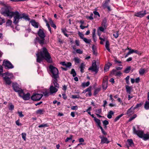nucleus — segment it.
I'll list each match as a JSON object with an SVG mask.
<instances>
[{"mask_svg":"<svg viewBox=\"0 0 149 149\" xmlns=\"http://www.w3.org/2000/svg\"><path fill=\"white\" fill-rule=\"evenodd\" d=\"M83 40L87 44H90L91 42V39H88L85 38Z\"/></svg>","mask_w":149,"mask_h":149,"instance_id":"obj_37","label":"nucleus"},{"mask_svg":"<svg viewBox=\"0 0 149 149\" xmlns=\"http://www.w3.org/2000/svg\"><path fill=\"white\" fill-rule=\"evenodd\" d=\"M145 70L144 69L141 68L139 70V73L141 75L145 73Z\"/></svg>","mask_w":149,"mask_h":149,"instance_id":"obj_41","label":"nucleus"},{"mask_svg":"<svg viewBox=\"0 0 149 149\" xmlns=\"http://www.w3.org/2000/svg\"><path fill=\"white\" fill-rule=\"evenodd\" d=\"M113 35L116 38H117L118 36V31H116V33H115L113 34Z\"/></svg>","mask_w":149,"mask_h":149,"instance_id":"obj_60","label":"nucleus"},{"mask_svg":"<svg viewBox=\"0 0 149 149\" xmlns=\"http://www.w3.org/2000/svg\"><path fill=\"white\" fill-rule=\"evenodd\" d=\"M75 64H79L80 61V60L77 57H75L74 59Z\"/></svg>","mask_w":149,"mask_h":149,"instance_id":"obj_31","label":"nucleus"},{"mask_svg":"<svg viewBox=\"0 0 149 149\" xmlns=\"http://www.w3.org/2000/svg\"><path fill=\"white\" fill-rule=\"evenodd\" d=\"M19 96L22 97L25 100H29L30 97V95L29 93H27L26 94H24L23 91L19 93Z\"/></svg>","mask_w":149,"mask_h":149,"instance_id":"obj_6","label":"nucleus"},{"mask_svg":"<svg viewBox=\"0 0 149 149\" xmlns=\"http://www.w3.org/2000/svg\"><path fill=\"white\" fill-rule=\"evenodd\" d=\"M72 64L70 62H68L66 63V67H69L71 66Z\"/></svg>","mask_w":149,"mask_h":149,"instance_id":"obj_63","label":"nucleus"},{"mask_svg":"<svg viewBox=\"0 0 149 149\" xmlns=\"http://www.w3.org/2000/svg\"><path fill=\"white\" fill-rule=\"evenodd\" d=\"M93 13L96 17H97V16H98L99 17H100V15L98 12H97V11H93Z\"/></svg>","mask_w":149,"mask_h":149,"instance_id":"obj_52","label":"nucleus"},{"mask_svg":"<svg viewBox=\"0 0 149 149\" xmlns=\"http://www.w3.org/2000/svg\"><path fill=\"white\" fill-rule=\"evenodd\" d=\"M127 141L130 146H134V143L132 139H127Z\"/></svg>","mask_w":149,"mask_h":149,"instance_id":"obj_28","label":"nucleus"},{"mask_svg":"<svg viewBox=\"0 0 149 149\" xmlns=\"http://www.w3.org/2000/svg\"><path fill=\"white\" fill-rule=\"evenodd\" d=\"M89 70H92L97 73L98 71V69L97 68V65L95 62L93 63L92 64V66L88 69Z\"/></svg>","mask_w":149,"mask_h":149,"instance_id":"obj_10","label":"nucleus"},{"mask_svg":"<svg viewBox=\"0 0 149 149\" xmlns=\"http://www.w3.org/2000/svg\"><path fill=\"white\" fill-rule=\"evenodd\" d=\"M93 53L94 54L96 55L97 53L96 51V48L94 45H93L92 47Z\"/></svg>","mask_w":149,"mask_h":149,"instance_id":"obj_35","label":"nucleus"},{"mask_svg":"<svg viewBox=\"0 0 149 149\" xmlns=\"http://www.w3.org/2000/svg\"><path fill=\"white\" fill-rule=\"evenodd\" d=\"M6 75L7 76H10V78H12V77H13V74L12 73H8V72H6L5 73L3 74H2L3 77H5V75Z\"/></svg>","mask_w":149,"mask_h":149,"instance_id":"obj_33","label":"nucleus"},{"mask_svg":"<svg viewBox=\"0 0 149 149\" xmlns=\"http://www.w3.org/2000/svg\"><path fill=\"white\" fill-rule=\"evenodd\" d=\"M79 96L78 95H73L72 97L73 99L79 98Z\"/></svg>","mask_w":149,"mask_h":149,"instance_id":"obj_54","label":"nucleus"},{"mask_svg":"<svg viewBox=\"0 0 149 149\" xmlns=\"http://www.w3.org/2000/svg\"><path fill=\"white\" fill-rule=\"evenodd\" d=\"M30 22L31 24L35 28H38V23L36 22L34 20H31Z\"/></svg>","mask_w":149,"mask_h":149,"instance_id":"obj_19","label":"nucleus"},{"mask_svg":"<svg viewBox=\"0 0 149 149\" xmlns=\"http://www.w3.org/2000/svg\"><path fill=\"white\" fill-rule=\"evenodd\" d=\"M10 6L6 5L4 8H1V12L4 16L9 17L10 18L14 16L13 23L16 24L18 23L19 19H21L20 15L17 11L15 12L10 11Z\"/></svg>","mask_w":149,"mask_h":149,"instance_id":"obj_1","label":"nucleus"},{"mask_svg":"<svg viewBox=\"0 0 149 149\" xmlns=\"http://www.w3.org/2000/svg\"><path fill=\"white\" fill-rule=\"evenodd\" d=\"M43 96L42 94L38 93L34 94L31 97V99L33 101H38L40 100Z\"/></svg>","mask_w":149,"mask_h":149,"instance_id":"obj_5","label":"nucleus"},{"mask_svg":"<svg viewBox=\"0 0 149 149\" xmlns=\"http://www.w3.org/2000/svg\"><path fill=\"white\" fill-rule=\"evenodd\" d=\"M76 52L77 53L79 54H82L83 53V52L80 49H77L76 50Z\"/></svg>","mask_w":149,"mask_h":149,"instance_id":"obj_61","label":"nucleus"},{"mask_svg":"<svg viewBox=\"0 0 149 149\" xmlns=\"http://www.w3.org/2000/svg\"><path fill=\"white\" fill-rule=\"evenodd\" d=\"M22 111H18V113L19 114V116L20 117H23L24 116V115L22 114Z\"/></svg>","mask_w":149,"mask_h":149,"instance_id":"obj_55","label":"nucleus"},{"mask_svg":"<svg viewBox=\"0 0 149 149\" xmlns=\"http://www.w3.org/2000/svg\"><path fill=\"white\" fill-rule=\"evenodd\" d=\"M48 125L47 124H42L38 126V127L39 128L43 127H47Z\"/></svg>","mask_w":149,"mask_h":149,"instance_id":"obj_50","label":"nucleus"},{"mask_svg":"<svg viewBox=\"0 0 149 149\" xmlns=\"http://www.w3.org/2000/svg\"><path fill=\"white\" fill-rule=\"evenodd\" d=\"M114 112L112 111H110L108 113L107 117L108 118L110 119L112 118V115L113 114Z\"/></svg>","mask_w":149,"mask_h":149,"instance_id":"obj_32","label":"nucleus"},{"mask_svg":"<svg viewBox=\"0 0 149 149\" xmlns=\"http://www.w3.org/2000/svg\"><path fill=\"white\" fill-rule=\"evenodd\" d=\"M146 10H145L136 13H135L134 16L140 17H143L146 14Z\"/></svg>","mask_w":149,"mask_h":149,"instance_id":"obj_9","label":"nucleus"},{"mask_svg":"<svg viewBox=\"0 0 149 149\" xmlns=\"http://www.w3.org/2000/svg\"><path fill=\"white\" fill-rule=\"evenodd\" d=\"M53 83L54 86L55 87H56L57 88H59V85L57 83L58 82V78H53Z\"/></svg>","mask_w":149,"mask_h":149,"instance_id":"obj_20","label":"nucleus"},{"mask_svg":"<svg viewBox=\"0 0 149 149\" xmlns=\"http://www.w3.org/2000/svg\"><path fill=\"white\" fill-rule=\"evenodd\" d=\"M131 69V67L130 66H129L126 68L124 72L126 73H128L130 72Z\"/></svg>","mask_w":149,"mask_h":149,"instance_id":"obj_34","label":"nucleus"},{"mask_svg":"<svg viewBox=\"0 0 149 149\" xmlns=\"http://www.w3.org/2000/svg\"><path fill=\"white\" fill-rule=\"evenodd\" d=\"M72 136L70 135V137H67L66 139L65 140V142H67L68 141L70 140H71L72 139Z\"/></svg>","mask_w":149,"mask_h":149,"instance_id":"obj_58","label":"nucleus"},{"mask_svg":"<svg viewBox=\"0 0 149 149\" xmlns=\"http://www.w3.org/2000/svg\"><path fill=\"white\" fill-rule=\"evenodd\" d=\"M12 23V21L10 20H8L6 22V24L7 26H10Z\"/></svg>","mask_w":149,"mask_h":149,"instance_id":"obj_47","label":"nucleus"},{"mask_svg":"<svg viewBox=\"0 0 149 149\" xmlns=\"http://www.w3.org/2000/svg\"><path fill=\"white\" fill-rule=\"evenodd\" d=\"M75 44H76V45L77 46H79V45H80V42H79V40H76L75 41Z\"/></svg>","mask_w":149,"mask_h":149,"instance_id":"obj_62","label":"nucleus"},{"mask_svg":"<svg viewBox=\"0 0 149 149\" xmlns=\"http://www.w3.org/2000/svg\"><path fill=\"white\" fill-rule=\"evenodd\" d=\"M143 140L146 141L149 139V134H143V137L141 138Z\"/></svg>","mask_w":149,"mask_h":149,"instance_id":"obj_26","label":"nucleus"},{"mask_svg":"<svg viewBox=\"0 0 149 149\" xmlns=\"http://www.w3.org/2000/svg\"><path fill=\"white\" fill-rule=\"evenodd\" d=\"M123 115V114H120L116 117L114 120V122H116Z\"/></svg>","mask_w":149,"mask_h":149,"instance_id":"obj_43","label":"nucleus"},{"mask_svg":"<svg viewBox=\"0 0 149 149\" xmlns=\"http://www.w3.org/2000/svg\"><path fill=\"white\" fill-rule=\"evenodd\" d=\"M135 109H134V108L132 106V107L127 111V114L129 116L133 114L134 113Z\"/></svg>","mask_w":149,"mask_h":149,"instance_id":"obj_17","label":"nucleus"},{"mask_svg":"<svg viewBox=\"0 0 149 149\" xmlns=\"http://www.w3.org/2000/svg\"><path fill=\"white\" fill-rule=\"evenodd\" d=\"M112 65V64L110 63H108L106 64L104 67V70L105 71L107 72L109 70L110 66Z\"/></svg>","mask_w":149,"mask_h":149,"instance_id":"obj_22","label":"nucleus"},{"mask_svg":"<svg viewBox=\"0 0 149 149\" xmlns=\"http://www.w3.org/2000/svg\"><path fill=\"white\" fill-rule=\"evenodd\" d=\"M21 18V19L22 18L26 20L29 21L30 20V19L29 18L28 15H26L25 14L23 13L22 15H20Z\"/></svg>","mask_w":149,"mask_h":149,"instance_id":"obj_25","label":"nucleus"},{"mask_svg":"<svg viewBox=\"0 0 149 149\" xmlns=\"http://www.w3.org/2000/svg\"><path fill=\"white\" fill-rule=\"evenodd\" d=\"M94 120L95 121L96 123L98 125H100L101 123L100 120L99 119H98L96 118H94Z\"/></svg>","mask_w":149,"mask_h":149,"instance_id":"obj_39","label":"nucleus"},{"mask_svg":"<svg viewBox=\"0 0 149 149\" xmlns=\"http://www.w3.org/2000/svg\"><path fill=\"white\" fill-rule=\"evenodd\" d=\"M129 79L130 76H127L125 78L126 82L127 84H130L129 81Z\"/></svg>","mask_w":149,"mask_h":149,"instance_id":"obj_45","label":"nucleus"},{"mask_svg":"<svg viewBox=\"0 0 149 149\" xmlns=\"http://www.w3.org/2000/svg\"><path fill=\"white\" fill-rule=\"evenodd\" d=\"M41 40H40L39 37H36L34 40V42L35 44L37 42H38L41 45H43L44 42V39L41 38Z\"/></svg>","mask_w":149,"mask_h":149,"instance_id":"obj_14","label":"nucleus"},{"mask_svg":"<svg viewBox=\"0 0 149 149\" xmlns=\"http://www.w3.org/2000/svg\"><path fill=\"white\" fill-rule=\"evenodd\" d=\"M22 138L24 141H26V134L25 133H23L21 134Z\"/></svg>","mask_w":149,"mask_h":149,"instance_id":"obj_49","label":"nucleus"},{"mask_svg":"<svg viewBox=\"0 0 149 149\" xmlns=\"http://www.w3.org/2000/svg\"><path fill=\"white\" fill-rule=\"evenodd\" d=\"M78 35L82 39H83L84 38V35L81 33L79 32L78 33Z\"/></svg>","mask_w":149,"mask_h":149,"instance_id":"obj_51","label":"nucleus"},{"mask_svg":"<svg viewBox=\"0 0 149 149\" xmlns=\"http://www.w3.org/2000/svg\"><path fill=\"white\" fill-rule=\"evenodd\" d=\"M93 14L91 13V14L90 16L87 17V18H88L89 19H90V20H93Z\"/></svg>","mask_w":149,"mask_h":149,"instance_id":"obj_56","label":"nucleus"},{"mask_svg":"<svg viewBox=\"0 0 149 149\" xmlns=\"http://www.w3.org/2000/svg\"><path fill=\"white\" fill-rule=\"evenodd\" d=\"M45 111L43 109H40L36 111V113L38 114H42L45 112Z\"/></svg>","mask_w":149,"mask_h":149,"instance_id":"obj_29","label":"nucleus"},{"mask_svg":"<svg viewBox=\"0 0 149 149\" xmlns=\"http://www.w3.org/2000/svg\"><path fill=\"white\" fill-rule=\"evenodd\" d=\"M49 69L52 74V76L53 78H58L59 77L58 71L56 68L52 65H50L49 66Z\"/></svg>","mask_w":149,"mask_h":149,"instance_id":"obj_3","label":"nucleus"},{"mask_svg":"<svg viewBox=\"0 0 149 149\" xmlns=\"http://www.w3.org/2000/svg\"><path fill=\"white\" fill-rule=\"evenodd\" d=\"M38 34L41 38H44L45 35L44 31L41 29H40L38 32Z\"/></svg>","mask_w":149,"mask_h":149,"instance_id":"obj_12","label":"nucleus"},{"mask_svg":"<svg viewBox=\"0 0 149 149\" xmlns=\"http://www.w3.org/2000/svg\"><path fill=\"white\" fill-rule=\"evenodd\" d=\"M102 85L103 89L104 91L105 90L107 87V81H105L103 80Z\"/></svg>","mask_w":149,"mask_h":149,"instance_id":"obj_24","label":"nucleus"},{"mask_svg":"<svg viewBox=\"0 0 149 149\" xmlns=\"http://www.w3.org/2000/svg\"><path fill=\"white\" fill-rule=\"evenodd\" d=\"M3 65L4 66L6 69H12L14 67L13 65L9 61L6 60L3 61Z\"/></svg>","mask_w":149,"mask_h":149,"instance_id":"obj_4","label":"nucleus"},{"mask_svg":"<svg viewBox=\"0 0 149 149\" xmlns=\"http://www.w3.org/2000/svg\"><path fill=\"white\" fill-rule=\"evenodd\" d=\"M142 104L141 103L138 104H137L135 107H134V109H136L137 108H138L139 107H141V106Z\"/></svg>","mask_w":149,"mask_h":149,"instance_id":"obj_59","label":"nucleus"},{"mask_svg":"<svg viewBox=\"0 0 149 149\" xmlns=\"http://www.w3.org/2000/svg\"><path fill=\"white\" fill-rule=\"evenodd\" d=\"M12 87L14 90L15 92H17L19 95L23 91V90L18 86V85L17 84H12Z\"/></svg>","mask_w":149,"mask_h":149,"instance_id":"obj_8","label":"nucleus"},{"mask_svg":"<svg viewBox=\"0 0 149 149\" xmlns=\"http://www.w3.org/2000/svg\"><path fill=\"white\" fill-rule=\"evenodd\" d=\"M133 133L136 134L139 137L141 138L143 137L144 134L143 131L140 130H137L134 126L133 127Z\"/></svg>","mask_w":149,"mask_h":149,"instance_id":"obj_7","label":"nucleus"},{"mask_svg":"<svg viewBox=\"0 0 149 149\" xmlns=\"http://www.w3.org/2000/svg\"><path fill=\"white\" fill-rule=\"evenodd\" d=\"M144 108L148 110L149 109V102L146 101L145 102L144 105Z\"/></svg>","mask_w":149,"mask_h":149,"instance_id":"obj_36","label":"nucleus"},{"mask_svg":"<svg viewBox=\"0 0 149 149\" xmlns=\"http://www.w3.org/2000/svg\"><path fill=\"white\" fill-rule=\"evenodd\" d=\"M112 74L115 76H119L120 75L122 74L120 71L117 72L116 70L113 69L112 70L111 72Z\"/></svg>","mask_w":149,"mask_h":149,"instance_id":"obj_18","label":"nucleus"},{"mask_svg":"<svg viewBox=\"0 0 149 149\" xmlns=\"http://www.w3.org/2000/svg\"><path fill=\"white\" fill-rule=\"evenodd\" d=\"M78 109V107L77 106H72L71 107V109L72 110H77Z\"/></svg>","mask_w":149,"mask_h":149,"instance_id":"obj_64","label":"nucleus"},{"mask_svg":"<svg viewBox=\"0 0 149 149\" xmlns=\"http://www.w3.org/2000/svg\"><path fill=\"white\" fill-rule=\"evenodd\" d=\"M4 80L6 84L8 85H10L11 83V81L10 80V78H9L7 76L3 77Z\"/></svg>","mask_w":149,"mask_h":149,"instance_id":"obj_13","label":"nucleus"},{"mask_svg":"<svg viewBox=\"0 0 149 149\" xmlns=\"http://www.w3.org/2000/svg\"><path fill=\"white\" fill-rule=\"evenodd\" d=\"M125 88L127 92L130 94L131 90L132 89V86L126 85L125 86Z\"/></svg>","mask_w":149,"mask_h":149,"instance_id":"obj_23","label":"nucleus"},{"mask_svg":"<svg viewBox=\"0 0 149 149\" xmlns=\"http://www.w3.org/2000/svg\"><path fill=\"white\" fill-rule=\"evenodd\" d=\"M137 116L136 114H134L132 117H131L128 120L129 122H130L136 117Z\"/></svg>","mask_w":149,"mask_h":149,"instance_id":"obj_48","label":"nucleus"},{"mask_svg":"<svg viewBox=\"0 0 149 149\" xmlns=\"http://www.w3.org/2000/svg\"><path fill=\"white\" fill-rule=\"evenodd\" d=\"M100 138L101 139V144H103L105 143H109V141H108L107 138L106 137H104V136H100Z\"/></svg>","mask_w":149,"mask_h":149,"instance_id":"obj_16","label":"nucleus"},{"mask_svg":"<svg viewBox=\"0 0 149 149\" xmlns=\"http://www.w3.org/2000/svg\"><path fill=\"white\" fill-rule=\"evenodd\" d=\"M9 106V107H8L9 109L11 111L13 110L14 107V106L12 103H10Z\"/></svg>","mask_w":149,"mask_h":149,"instance_id":"obj_42","label":"nucleus"},{"mask_svg":"<svg viewBox=\"0 0 149 149\" xmlns=\"http://www.w3.org/2000/svg\"><path fill=\"white\" fill-rule=\"evenodd\" d=\"M71 74L72 75L73 77H74L76 75V73L74 69L71 70Z\"/></svg>","mask_w":149,"mask_h":149,"instance_id":"obj_40","label":"nucleus"},{"mask_svg":"<svg viewBox=\"0 0 149 149\" xmlns=\"http://www.w3.org/2000/svg\"><path fill=\"white\" fill-rule=\"evenodd\" d=\"M99 39L101 40L100 43L101 44H103V42L107 40V37L106 36L104 35L102 36V37H100Z\"/></svg>","mask_w":149,"mask_h":149,"instance_id":"obj_15","label":"nucleus"},{"mask_svg":"<svg viewBox=\"0 0 149 149\" xmlns=\"http://www.w3.org/2000/svg\"><path fill=\"white\" fill-rule=\"evenodd\" d=\"M36 61L41 63L43 60L45 59L48 62L51 63L52 60L47 49L45 47L42 48L36 54Z\"/></svg>","mask_w":149,"mask_h":149,"instance_id":"obj_2","label":"nucleus"},{"mask_svg":"<svg viewBox=\"0 0 149 149\" xmlns=\"http://www.w3.org/2000/svg\"><path fill=\"white\" fill-rule=\"evenodd\" d=\"M43 93L44 94V96L46 97L48 96L49 95V92L47 90H45V91L43 92Z\"/></svg>","mask_w":149,"mask_h":149,"instance_id":"obj_44","label":"nucleus"},{"mask_svg":"<svg viewBox=\"0 0 149 149\" xmlns=\"http://www.w3.org/2000/svg\"><path fill=\"white\" fill-rule=\"evenodd\" d=\"M101 88H98L95 89L94 91V95H95L96 94H97L100 91Z\"/></svg>","mask_w":149,"mask_h":149,"instance_id":"obj_38","label":"nucleus"},{"mask_svg":"<svg viewBox=\"0 0 149 149\" xmlns=\"http://www.w3.org/2000/svg\"><path fill=\"white\" fill-rule=\"evenodd\" d=\"M90 84V82L89 81H87L86 83L84 82L82 83L81 86L83 87H85L88 86Z\"/></svg>","mask_w":149,"mask_h":149,"instance_id":"obj_30","label":"nucleus"},{"mask_svg":"<svg viewBox=\"0 0 149 149\" xmlns=\"http://www.w3.org/2000/svg\"><path fill=\"white\" fill-rule=\"evenodd\" d=\"M105 29L103 26H101L99 27V29L100 31L103 32Z\"/></svg>","mask_w":149,"mask_h":149,"instance_id":"obj_57","label":"nucleus"},{"mask_svg":"<svg viewBox=\"0 0 149 149\" xmlns=\"http://www.w3.org/2000/svg\"><path fill=\"white\" fill-rule=\"evenodd\" d=\"M96 29H93L92 33V37L94 42H96V37L95 35Z\"/></svg>","mask_w":149,"mask_h":149,"instance_id":"obj_27","label":"nucleus"},{"mask_svg":"<svg viewBox=\"0 0 149 149\" xmlns=\"http://www.w3.org/2000/svg\"><path fill=\"white\" fill-rule=\"evenodd\" d=\"M107 19L106 18H104L103 20L102 24V26L104 27L105 29H106L107 26Z\"/></svg>","mask_w":149,"mask_h":149,"instance_id":"obj_21","label":"nucleus"},{"mask_svg":"<svg viewBox=\"0 0 149 149\" xmlns=\"http://www.w3.org/2000/svg\"><path fill=\"white\" fill-rule=\"evenodd\" d=\"M49 90L50 94H52L57 92L58 91V89L57 88L55 87L53 85H52L50 86Z\"/></svg>","mask_w":149,"mask_h":149,"instance_id":"obj_11","label":"nucleus"},{"mask_svg":"<svg viewBox=\"0 0 149 149\" xmlns=\"http://www.w3.org/2000/svg\"><path fill=\"white\" fill-rule=\"evenodd\" d=\"M109 123V122L107 120H104L103 121V125L105 126H106V125H108Z\"/></svg>","mask_w":149,"mask_h":149,"instance_id":"obj_53","label":"nucleus"},{"mask_svg":"<svg viewBox=\"0 0 149 149\" xmlns=\"http://www.w3.org/2000/svg\"><path fill=\"white\" fill-rule=\"evenodd\" d=\"M109 1H107V0L106 1H105L104 3V4L103 5V7L104 8H106L107 7V6H107V4H108Z\"/></svg>","mask_w":149,"mask_h":149,"instance_id":"obj_46","label":"nucleus"}]
</instances>
